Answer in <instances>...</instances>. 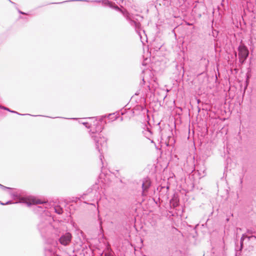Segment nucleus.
<instances>
[{"mask_svg":"<svg viewBox=\"0 0 256 256\" xmlns=\"http://www.w3.org/2000/svg\"><path fill=\"white\" fill-rule=\"evenodd\" d=\"M109 6L112 8H113L117 11H119L120 12H121L122 13V12H124L116 4H112V2H110L109 4Z\"/></svg>","mask_w":256,"mask_h":256,"instance_id":"4468645a","label":"nucleus"},{"mask_svg":"<svg viewBox=\"0 0 256 256\" xmlns=\"http://www.w3.org/2000/svg\"><path fill=\"white\" fill-rule=\"evenodd\" d=\"M74 1L88 2V0H66V1H64V2H58L57 4H62V3H64V2H74Z\"/></svg>","mask_w":256,"mask_h":256,"instance_id":"412c9836","label":"nucleus"},{"mask_svg":"<svg viewBox=\"0 0 256 256\" xmlns=\"http://www.w3.org/2000/svg\"><path fill=\"white\" fill-rule=\"evenodd\" d=\"M72 119H73V120H76V118H72Z\"/></svg>","mask_w":256,"mask_h":256,"instance_id":"4c0bfd02","label":"nucleus"},{"mask_svg":"<svg viewBox=\"0 0 256 256\" xmlns=\"http://www.w3.org/2000/svg\"><path fill=\"white\" fill-rule=\"evenodd\" d=\"M142 133L147 138L151 140V142H154L153 140H152V132L150 126L146 125L145 128H144Z\"/></svg>","mask_w":256,"mask_h":256,"instance_id":"1a4fd4ad","label":"nucleus"},{"mask_svg":"<svg viewBox=\"0 0 256 256\" xmlns=\"http://www.w3.org/2000/svg\"><path fill=\"white\" fill-rule=\"evenodd\" d=\"M52 219L50 217L41 218L38 224V229L42 238H54V235L58 234V230L52 224Z\"/></svg>","mask_w":256,"mask_h":256,"instance_id":"f257e3e1","label":"nucleus"},{"mask_svg":"<svg viewBox=\"0 0 256 256\" xmlns=\"http://www.w3.org/2000/svg\"><path fill=\"white\" fill-rule=\"evenodd\" d=\"M12 203L13 202H12V200H8V202H6V203H4V204L7 205V204H12Z\"/></svg>","mask_w":256,"mask_h":256,"instance_id":"bb28decb","label":"nucleus"},{"mask_svg":"<svg viewBox=\"0 0 256 256\" xmlns=\"http://www.w3.org/2000/svg\"><path fill=\"white\" fill-rule=\"evenodd\" d=\"M249 238L250 239H248V240H250V242L248 244V246L252 248H254L256 246V235L254 234L250 236Z\"/></svg>","mask_w":256,"mask_h":256,"instance_id":"f8f14e48","label":"nucleus"},{"mask_svg":"<svg viewBox=\"0 0 256 256\" xmlns=\"http://www.w3.org/2000/svg\"><path fill=\"white\" fill-rule=\"evenodd\" d=\"M151 186V182L148 179H145L142 182V196H146V192H148L150 187Z\"/></svg>","mask_w":256,"mask_h":256,"instance_id":"6e6552de","label":"nucleus"},{"mask_svg":"<svg viewBox=\"0 0 256 256\" xmlns=\"http://www.w3.org/2000/svg\"><path fill=\"white\" fill-rule=\"evenodd\" d=\"M104 256H114L111 252H106L104 254Z\"/></svg>","mask_w":256,"mask_h":256,"instance_id":"a878e982","label":"nucleus"},{"mask_svg":"<svg viewBox=\"0 0 256 256\" xmlns=\"http://www.w3.org/2000/svg\"><path fill=\"white\" fill-rule=\"evenodd\" d=\"M94 194V192H93V190H92L91 188H88V190L86 191V194H84V196H82V198H83L84 199L86 198H85V196H86V195H88V194Z\"/></svg>","mask_w":256,"mask_h":256,"instance_id":"f3484780","label":"nucleus"},{"mask_svg":"<svg viewBox=\"0 0 256 256\" xmlns=\"http://www.w3.org/2000/svg\"><path fill=\"white\" fill-rule=\"evenodd\" d=\"M54 210H55V212L58 214H60L63 212L62 208H60V206H58L54 208Z\"/></svg>","mask_w":256,"mask_h":256,"instance_id":"dca6fc26","label":"nucleus"},{"mask_svg":"<svg viewBox=\"0 0 256 256\" xmlns=\"http://www.w3.org/2000/svg\"><path fill=\"white\" fill-rule=\"evenodd\" d=\"M106 115H104V116H103L104 118H106Z\"/></svg>","mask_w":256,"mask_h":256,"instance_id":"e433bc0d","label":"nucleus"},{"mask_svg":"<svg viewBox=\"0 0 256 256\" xmlns=\"http://www.w3.org/2000/svg\"><path fill=\"white\" fill-rule=\"evenodd\" d=\"M55 244H58V242H57V241H56V242H55Z\"/></svg>","mask_w":256,"mask_h":256,"instance_id":"c9c22d12","label":"nucleus"},{"mask_svg":"<svg viewBox=\"0 0 256 256\" xmlns=\"http://www.w3.org/2000/svg\"><path fill=\"white\" fill-rule=\"evenodd\" d=\"M98 220H100V230H102V222L100 220V218H98Z\"/></svg>","mask_w":256,"mask_h":256,"instance_id":"393cba45","label":"nucleus"},{"mask_svg":"<svg viewBox=\"0 0 256 256\" xmlns=\"http://www.w3.org/2000/svg\"><path fill=\"white\" fill-rule=\"evenodd\" d=\"M11 196L14 198H17L18 197L17 193H10Z\"/></svg>","mask_w":256,"mask_h":256,"instance_id":"5701e85b","label":"nucleus"},{"mask_svg":"<svg viewBox=\"0 0 256 256\" xmlns=\"http://www.w3.org/2000/svg\"><path fill=\"white\" fill-rule=\"evenodd\" d=\"M170 204L174 208H176L178 206L179 204V200L177 197L174 196L170 200Z\"/></svg>","mask_w":256,"mask_h":256,"instance_id":"ddd939ff","label":"nucleus"},{"mask_svg":"<svg viewBox=\"0 0 256 256\" xmlns=\"http://www.w3.org/2000/svg\"><path fill=\"white\" fill-rule=\"evenodd\" d=\"M0 108H1L2 109H4V110H8L10 112H12V113H15V114H16L18 115H22V116H24V115H30L29 114H20V113H18V112H16V111H14V110H10V108H6V107H4V106H0Z\"/></svg>","mask_w":256,"mask_h":256,"instance_id":"2eb2a0df","label":"nucleus"},{"mask_svg":"<svg viewBox=\"0 0 256 256\" xmlns=\"http://www.w3.org/2000/svg\"><path fill=\"white\" fill-rule=\"evenodd\" d=\"M256 42V26H252L250 42V44H254Z\"/></svg>","mask_w":256,"mask_h":256,"instance_id":"9d476101","label":"nucleus"},{"mask_svg":"<svg viewBox=\"0 0 256 256\" xmlns=\"http://www.w3.org/2000/svg\"><path fill=\"white\" fill-rule=\"evenodd\" d=\"M18 12H19L20 14H26L25 12H22V11H20V10H18Z\"/></svg>","mask_w":256,"mask_h":256,"instance_id":"c85d7f7f","label":"nucleus"},{"mask_svg":"<svg viewBox=\"0 0 256 256\" xmlns=\"http://www.w3.org/2000/svg\"><path fill=\"white\" fill-rule=\"evenodd\" d=\"M248 76L247 77V78H246V86H244V90H246V88H247V87L248 86Z\"/></svg>","mask_w":256,"mask_h":256,"instance_id":"b1692460","label":"nucleus"},{"mask_svg":"<svg viewBox=\"0 0 256 256\" xmlns=\"http://www.w3.org/2000/svg\"><path fill=\"white\" fill-rule=\"evenodd\" d=\"M122 14L126 18V20L129 22L130 24L134 26L136 28H138L140 26V24L134 20H132L129 16V14L128 12H122Z\"/></svg>","mask_w":256,"mask_h":256,"instance_id":"0eeeda50","label":"nucleus"},{"mask_svg":"<svg viewBox=\"0 0 256 256\" xmlns=\"http://www.w3.org/2000/svg\"><path fill=\"white\" fill-rule=\"evenodd\" d=\"M79 122L82 124L83 125H84L87 128H90V124L89 122H82L81 120H80Z\"/></svg>","mask_w":256,"mask_h":256,"instance_id":"aec40b11","label":"nucleus"},{"mask_svg":"<svg viewBox=\"0 0 256 256\" xmlns=\"http://www.w3.org/2000/svg\"><path fill=\"white\" fill-rule=\"evenodd\" d=\"M94 118H87L91 120V119H93Z\"/></svg>","mask_w":256,"mask_h":256,"instance_id":"2f4dec72","label":"nucleus"},{"mask_svg":"<svg viewBox=\"0 0 256 256\" xmlns=\"http://www.w3.org/2000/svg\"><path fill=\"white\" fill-rule=\"evenodd\" d=\"M72 239V236L69 232L62 234L58 239L60 244L64 246L68 245Z\"/></svg>","mask_w":256,"mask_h":256,"instance_id":"39448f33","label":"nucleus"},{"mask_svg":"<svg viewBox=\"0 0 256 256\" xmlns=\"http://www.w3.org/2000/svg\"><path fill=\"white\" fill-rule=\"evenodd\" d=\"M142 83H143V84H144V83H145V80H144V78H142Z\"/></svg>","mask_w":256,"mask_h":256,"instance_id":"7c9ffc66","label":"nucleus"},{"mask_svg":"<svg viewBox=\"0 0 256 256\" xmlns=\"http://www.w3.org/2000/svg\"><path fill=\"white\" fill-rule=\"evenodd\" d=\"M22 202L26 203L28 206H30L32 204H38L46 203L45 201H42L40 200H36L34 198L28 201L23 200Z\"/></svg>","mask_w":256,"mask_h":256,"instance_id":"9b49d317","label":"nucleus"},{"mask_svg":"<svg viewBox=\"0 0 256 256\" xmlns=\"http://www.w3.org/2000/svg\"><path fill=\"white\" fill-rule=\"evenodd\" d=\"M104 158V156H102V155H100V160H101V162H102V164H103V162H102V158Z\"/></svg>","mask_w":256,"mask_h":256,"instance_id":"cd10ccee","label":"nucleus"},{"mask_svg":"<svg viewBox=\"0 0 256 256\" xmlns=\"http://www.w3.org/2000/svg\"><path fill=\"white\" fill-rule=\"evenodd\" d=\"M246 234L248 235H250V236L254 235V234L256 235V232L252 230L248 229V230H247L246 232Z\"/></svg>","mask_w":256,"mask_h":256,"instance_id":"6ab92c4d","label":"nucleus"},{"mask_svg":"<svg viewBox=\"0 0 256 256\" xmlns=\"http://www.w3.org/2000/svg\"><path fill=\"white\" fill-rule=\"evenodd\" d=\"M250 235H248L246 234H244L242 235L240 241V246H236V256H238V254H240L242 250L244 247V244L246 245V246H248V244L250 242L249 239Z\"/></svg>","mask_w":256,"mask_h":256,"instance_id":"20e7f679","label":"nucleus"},{"mask_svg":"<svg viewBox=\"0 0 256 256\" xmlns=\"http://www.w3.org/2000/svg\"><path fill=\"white\" fill-rule=\"evenodd\" d=\"M94 125L96 126L94 130H90V135L92 138L96 142V149L100 153L102 154L101 151L102 150V147L106 146V139L104 136H102L100 132L104 129L103 126L100 124L97 120L94 121Z\"/></svg>","mask_w":256,"mask_h":256,"instance_id":"f03ea898","label":"nucleus"},{"mask_svg":"<svg viewBox=\"0 0 256 256\" xmlns=\"http://www.w3.org/2000/svg\"><path fill=\"white\" fill-rule=\"evenodd\" d=\"M96 2H100V0H95Z\"/></svg>","mask_w":256,"mask_h":256,"instance_id":"f704fd0d","label":"nucleus"},{"mask_svg":"<svg viewBox=\"0 0 256 256\" xmlns=\"http://www.w3.org/2000/svg\"><path fill=\"white\" fill-rule=\"evenodd\" d=\"M169 189V186H158L157 188V190L159 191V197L158 198V200L160 202L162 198L167 200L168 198V191Z\"/></svg>","mask_w":256,"mask_h":256,"instance_id":"423d86ee","label":"nucleus"},{"mask_svg":"<svg viewBox=\"0 0 256 256\" xmlns=\"http://www.w3.org/2000/svg\"><path fill=\"white\" fill-rule=\"evenodd\" d=\"M10 1V2L11 3H12V4H14L13 2H12L10 0H8Z\"/></svg>","mask_w":256,"mask_h":256,"instance_id":"72a5a7b5","label":"nucleus"},{"mask_svg":"<svg viewBox=\"0 0 256 256\" xmlns=\"http://www.w3.org/2000/svg\"><path fill=\"white\" fill-rule=\"evenodd\" d=\"M0 204H2V205H3V206H4V205H5V204H4V202H0Z\"/></svg>","mask_w":256,"mask_h":256,"instance_id":"c756f323","label":"nucleus"},{"mask_svg":"<svg viewBox=\"0 0 256 256\" xmlns=\"http://www.w3.org/2000/svg\"><path fill=\"white\" fill-rule=\"evenodd\" d=\"M112 114H108V116H112Z\"/></svg>","mask_w":256,"mask_h":256,"instance_id":"473e14b6","label":"nucleus"},{"mask_svg":"<svg viewBox=\"0 0 256 256\" xmlns=\"http://www.w3.org/2000/svg\"><path fill=\"white\" fill-rule=\"evenodd\" d=\"M0 188H2L3 190H11V189H12L10 188L7 187V186H3V185H2L0 184Z\"/></svg>","mask_w":256,"mask_h":256,"instance_id":"4be33fe9","label":"nucleus"},{"mask_svg":"<svg viewBox=\"0 0 256 256\" xmlns=\"http://www.w3.org/2000/svg\"><path fill=\"white\" fill-rule=\"evenodd\" d=\"M172 256H182V253L180 250H176L172 253Z\"/></svg>","mask_w":256,"mask_h":256,"instance_id":"a211bd4d","label":"nucleus"},{"mask_svg":"<svg viewBox=\"0 0 256 256\" xmlns=\"http://www.w3.org/2000/svg\"><path fill=\"white\" fill-rule=\"evenodd\" d=\"M238 50L239 62L241 64H243L249 56V50L248 48L242 43V40L238 48Z\"/></svg>","mask_w":256,"mask_h":256,"instance_id":"7ed1b4c3","label":"nucleus"}]
</instances>
